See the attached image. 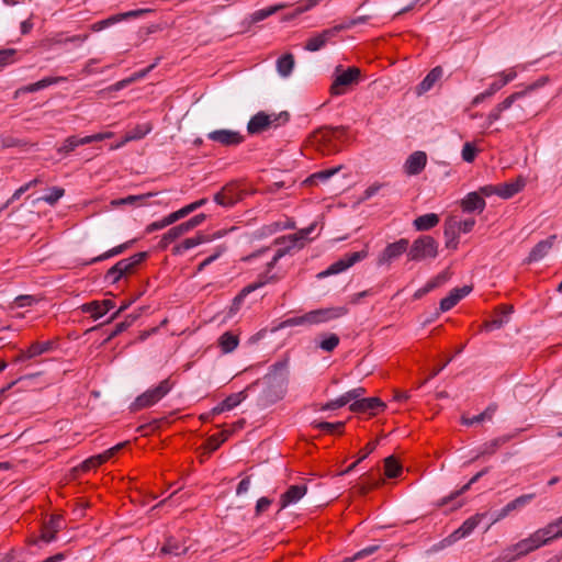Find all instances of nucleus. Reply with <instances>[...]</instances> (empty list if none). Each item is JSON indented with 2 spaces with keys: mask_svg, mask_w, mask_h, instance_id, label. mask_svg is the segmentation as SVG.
Masks as SVG:
<instances>
[{
  "mask_svg": "<svg viewBox=\"0 0 562 562\" xmlns=\"http://www.w3.org/2000/svg\"><path fill=\"white\" fill-rule=\"evenodd\" d=\"M289 361L286 359L273 363L262 379V390L258 397V405L267 407L282 400L289 383Z\"/></svg>",
  "mask_w": 562,
  "mask_h": 562,
  "instance_id": "nucleus-1",
  "label": "nucleus"
},
{
  "mask_svg": "<svg viewBox=\"0 0 562 562\" xmlns=\"http://www.w3.org/2000/svg\"><path fill=\"white\" fill-rule=\"evenodd\" d=\"M348 313V308L345 306H335L327 308H318L311 311L302 316L290 317L280 323L279 328H286L302 325H313L327 323L333 319H337Z\"/></svg>",
  "mask_w": 562,
  "mask_h": 562,
  "instance_id": "nucleus-2",
  "label": "nucleus"
},
{
  "mask_svg": "<svg viewBox=\"0 0 562 562\" xmlns=\"http://www.w3.org/2000/svg\"><path fill=\"white\" fill-rule=\"evenodd\" d=\"M290 120V114L286 111H282L280 113L267 114L263 111H260L252 115L247 123V132L250 135L260 134L267 131L269 127L281 126L285 124Z\"/></svg>",
  "mask_w": 562,
  "mask_h": 562,
  "instance_id": "nucleus-3",
  "label": "nucleus"
},
{
  "mask_svg": "<svg viewBox=\"0 0 562 562\" xmlns=\"http://www.w3.org/2000/svg\"><path fill=\"white\" fill-rule=\"evenodd\" d=\"M172 385L173 384L170 379L162 380L156 387L149 389L138 395L131 404L130 409L132 412H137L147 407H151L171 391Z\"/></svg>",
  "mask_w": 562,
  "mask_h": 562,
  "instance_id": "nucleus-4",
  "label": "nucleus"
},
{
  "mask_svg": "<svg viewBox=\"0 0 562 562\" xmlns=\"http://www.w3.org/2000/svg\"><path fill=\"white\" fill-rule=\"evenodd\" d=\"M438 241L430 235H422L408 247L407 258L412 261L435 259L438 255Z\"/></svg>",
  "mask_w": 562,
  "mask_h": 562,
  "instance_id": "nucleus-5",
  "label": "nucleus"
},
{
  "mask_svg": "<svg viewBox=\"0 0 562 562\" xmlns=\"http://www.w3.org/2000/svg\"><path fill=\"white\" fill-rule=\"evenodd\" d=\"M360 78V69L357 67H349L346 70L338 66L335 70L334 80L330 86L331 95H341L346 93L347 88L357 83Z\"/></svg>",
  "mask_w": 562,
  "mask_h": 562,
  "instance_id": "nucleus-6",
  "label": "nucleus"
},
{
  "mask_svg": "<svg viewBox=\"0 0 562 562\" xmlns=\"http://www.w3.org/2000/svg\"><path fill=\"white\" fill-rule=\"evenodd\" d=\"M369 255L367 247L360 251L346 254L344 257L331 263L326 270L319 272L317 278L323 279L328 276L338 274L344 272L355 263L363 260Z\"/></svg>",
  "mask_w": 562,
  "mask_h": 562,
  "instance_id": "nucleus-7",
  "label": "nucleus"
},
{
  "mask_svg": "<svg viewBox=\"0 0 562 562\" xmlns=\"http://www.w3.org/2000/svg\"><path fill=\"white\" fill-rule=\"evenodd\" d=\"M409 241L406 238H401L394 243L389 244L378 257V266H390L393 261L397 260L403 254H407Z\"/></svg>",
  "mask_w": 562,
  "mask_h": 562,
  "instance_id": "nucleus-8",
  "label": "nucleus"
},
{
  "mask_svg": "<svg viewBox=\"0 0 562 562\" xmlns=\"http://www.w3.org/2000/svg\"><path fill=\"white\" fill-rule=\"evenodd\" d=\"M206 137L224 147H236L245 140V136L240 132L228 128L211 131Z\"/></svg>",
  "mask_w": 562,
  "mask_h": 562,
  "instance_id": "nucleus-9",
  "label": "nucleus"
},
{
  "mask_svg": "<svg viewBox=\"0 0 562 562\" xmlns=\"http://www.w3.org/2000/svg\"><path fill=\"white\" fill-rule=\"evenodd\" d=\"M111 136H112L111 132L98 133V134L88 135L85 137L69 136L64 140L63 145L57 149V151L59 154L67 155L70 151L75 150V148L78 146L88 145V144H91L94 142H101L106 138H110Z\"/></svg>",
  "mask_w": 562,
  "mask_h": 562,
  "instance_id": "nucleus-10",
  "label": "nucleus"
},
{
  "mask_svg": "<svg viewBox=\"0 0 562 562\" xmlns=\"http://www.w3.org/2000/svg\"><path fill=\"white\" fill-rule=\"evenodd\" d=\"M526 94H527V91H517V92H514L510 95H508L505 100H503L498 104H496L490 111V113L486 115V120H485V123L483 126L485 128H488L490 126H492L493 123H495L496 121H498L502 117V113L504 111L508 110L515 103V101L525 97Z\"/></svg>",
  "mask_w": 562,
  "mask_h": 562,
  "instance_id": "nucleus-11",
  "label": "nucleus"
},
{
  "mask_svg": "<svg viewBox=\"0 0 562 562\" xmlns=\"http://www.w3.org/2000/svg\"><path fill=\"white\" fill-rule=\"evenodd\" d=\"M487 514L488 513H477L471 516L470 518L464 520L462 525L447 538V540L451 543L463 538H467L473 532V530L477 527L480 521L487 516Z\"/></svg>",
  "mask_w": 562,
  "mask_h": 562,
  "instance_id": "nucleus-12",
  "label": "nucleus"
},
{
  "mask_svg": "<svg viewBox=\"0 0 562 562\" xmlns=\"http://www.w3.org/2000/svg\"><path fill=\"white\" fill-rule=\"evenodd\" d=\"M536 497V494L535 493H530V494H524V495H520L518 497H516L515 499H513L512 502H509L507 505H505L501 510L494 513L492 515V524H495L502 519H504L505 517H507L514 510H518L522 507H525L526 505H528L533 498Z\"/></svg>",
  "mask_w": 562,
  "mask_h": 562,
  "instance_id": "nucleus-13",
  "label": "nucleus"
},
{
  "mask_svg": "<svg viewBox=\"0 0 562 562\" xmlns=\"http://www.w3.org/2000/svg\"><path fill=\"white\" fill-rule=\"evenodd\" d=\"M213 200L221 206L232 207L240 200V192L238 187L234 182H231L215 193Z\"/></svg>",
  "mask_w": 562,
  "mask_h": 562,
  "instance_id": "nucleus-14",
  "label": "nucleus"
},
{
  "mask_svg": "<svg viewBox=\"0 0 562 562\" xmlns=\"http://www.w3.org/2000/svg\"><path fill=\"white\" fill-rule=\"evenodd\" d=\"M56 348V341L47 340V341H35L33 342L26 350L20 351V353L15 357L14 362H22L43 353H47Z\"/></svg>",
  "mask_w": 562,
  "mask_h": 562,
  "instance_id": "nucleus-15",
  "label": "nucleus"
},
{
  "mask_svg": "<svg viewBox=\"0 0 562 562\" xmlns=\"http://www.w3.org/2000/svg\"><path fill=\"white\" fill-rule=\"evenodd\" d=\"M386 407L385 403L379 397L360 398L349 405V409L355 413H370L375 415Z\"/></svg>",
  "mask_w": 562,
  "mask_h": 562,
  "instance_id": "nucleus-16",
  "label": "nucleus"
},
{
  "mask_svg": "<svg viewBox=\"0 0 562 562\" xmlns=\"http://www.w3.org/2000/svg\"><path fill=\"white\" fill-rule=\"evenodd\" d=\"M561 524L562 516L533 532L541 547L550 543L552 540L562 538V530H557Z\"/></svg>",
  "mask_w": 562,
  "mask_h": 562,
  "instance_id": "nucleus-17",
  "label": "nucleus"
},
{
  "mask_svg": "<svg viewBox=\"0 0 562 562\" xmlns=\"http://www.w3.org/2000/svg\"><path fill=\"white\" fill-rule=\"evenodd\" d=\"M147 256L148 254L146 251H142L134 254L130 258L121 259L114 265L113 272H120L122 277L131 274L134 272L136 267L147 258Z\"/></svg>",
  "mask_w": 562,
  "mask_h": 562,
  "instance_id": "nucleus-18",
  "label": "nucleus"
},
{
  "mask_svg": "<svg viewBox=\"0 0 562 562\" xmlns=\"http://www.w3.org/2000/svg\"><path fill=\"white\" fill-rule=\"evenodd\" d=\"M427 155L425 151L417 150L408 156L404 164V170L408 176L419 175L426 167Z\"/></svg>",
  "mask_w": 562,
  "mask_h": 562,
  "instance_id": "nucleus-19",
  "label": "nucleus"
},
{
  "mask_svg": "<svg viewBox=\"0 0 562 562\" xmlns=\"http://www.w3.org/2000/svg\"><path fill=\"white\" fill-rule=\"evenodd\" d=\"M307 493L305 484L291 485L280 496V508L282 510L292 504H296Z\"/></svg>",
  "mask_w": 562,
  "mask_h": 562,
  "instance_id": "nucleus-20",
  "label": "nucleus"
},
{
  "mask_svg": "<svg viewBox=\"0 0 562 562\" xmlns=\"http://www.w3.org/2000/svg\"><path fill=\"white\" fill-rule=\"evenodd\" d=\"M472 291L471 285H463L461 288H454L450 291L449 295L443 297L439 303L440 312H447L456 306L460 300L467 296Z\"/></svg>",
  "mask_w": 562,
  "mask_h": 562,
  "instance_id": "nucleus-21",
  "label": "nucleus"
},
{
  "mask_svg": "<svg viewBox=\"0 0 562 562\" xmlns=\"http://www.w3.org/2000/svg\"><path fill=\"white\" fill-rule=\"evenodd\" d=\"M557 239V235H551L548 238L540 240L529 252V256L527 257L526 261L528 263L530 262H537L541 259H543L548 252L552 249L554 243Z\"/></svg>",
  "mask_w": 562,
  "mask_h": 562,
  "instance_id": "nucleus-22",
  "label": "nucleus"
},
{
  "mask_svg": "<svg viewBox=\"0 0 562 562\" xmlns=\"http://www.w3.org/2000/svg\"><path fill=\"white\" fill-rule=\"evenodd\" d=\"M63 527V518L59 515L50 516L49 520L43 525L41 539L47 543L56 539V533Z\"/></svg>",
  "mask_w": 562,
  "mask_h": 562,
  "instance_id": "nucleus-23",
  "label": "nucleus"
},
{
  "mask_svg": "<svg viewBox=\"0 0 562 562\" xmlns=\"http://www.w3.org/2000/svg\"><path fill=\"white\" fill-rule=\"evenodd\" d=\"M443 69L441 66L432 68L422 82L416 87V93L422 95L434 88V86L442 78Z\"/></svg>",
  "mask_w": 562,
  "mask_h": 562,
  "instance_id": "nucleus-24",
  "label": "nucleus"
},
{
  "mask_svg": "<svg viewBox=\"0 0 562 562\" xmlns=\"http://www.w3.org/2000/svg\"><path fill=\"white\" fill-rule=\"evenodd\" d=\"M485 200L477 192H470L461 200L462 211L465 213L479 212L482 213L485 209Z\"/></svg>",
  "mask_w": 562,
  "mask_h": 562,
  "instance_id": "nucleus-25",
  "label": "nucleus"
},
{
  "mask_svg": "<svg viewBox=\"0 0 562 562\" xmlns=\"http://www.w3.org/2000/svg\"><path fill=\"white\" fill-rule=\"evenodd\" d=\"M335 37L330 29H326L323 32L308 38L304 45V48L308 52H317L325 47V45Z\"/></svg>",
  "mask_w": 562,
  "mask_h": 562,
  "instance_id": "nucleus-26",
  "label": "nucleus"
},
{
  "mask_svg": "<svg viewBox=\"0 0 562 562\" xmlns=\"http://www.w3.org/2000/svg\"><path fill=\"white\" fill-rule=\"evenodd\" d=\"M516 435H517V432H515L513 435H504V436L494 438L491 441L483 443L480 448L479 453L476 454V457L473 460L479 459L483 456H491V454L495 453L499 447H502L503 445L510 441Z\"/></svg>",
  "mask_w": 562,
  "mask_h": 562,
  "instance_id": "nucleus-27",
  "label": "nucleus"
},
{
  "mask_svg": "<svg viewBox=\"0 0 562 562\" xmlns=\"http://www.w3.org/2000/svg\"><path fill=\"white\" fill-rule=\"evenodd\" d=\"M188 550L189 547L184 541L176 537H168L160 549V554H172L175 557H180L186 554Z\"/></svg>",
  "mask_w": 562,
  "mask_h": 562,
  "instance_id": "nucleus-28",
  "label": "nucleus"
},
{
  "mask_svg": "<svg viewBox=\"0 0 562 562\" xmlns=\"http://www.w3.org/2000/svg\"><path fill=\"white\" fill-rule=\"evenodd\" d=\"M123 445H116L115 447H112L111 449L106 450L105 452L93 456L87 460H85L81 464V468L83 471H89L91 469H94L105 461H108L110 458H112L116 451H119L122 448Z\"/></svg>",
  "mask_w": 562,
  "mask_h": 562,
  "instance_id": "nucleus-29",
  "label": "nucleus"
},
{
  "mask_svg": "<svg viewBox=\"0 0 562 562\" xmlns=\"http://www.w3.org/2000/svg\"><path fill=\"white\" fill-rule=\"evenodd\" d=\"M66 80H67L66 77H45L34 83H30L27 86L22 87L21 89H19L16 91V94H19L20 92H24V93L36 92V91L45 89L52 85L64 82Z\"/></svg>",
  "mask_w": 562,
  "mask_h": 562,
  "instance_id": "nucleus-30",
  "label": "nucleus"
},
{
  "mask_svg": "<svg viewBox=\"0 0 562 562\" xmlns=\"http://www.w3.org/2000/svg\"><path fill=\"white\" fill-rule=\"evenodd\" d=\"M459 232L458 227L456 226V218L449 217L445 222V229L443 235L446 238V247L448 249H457L459 244Z\"/></svg>",
  "mask_w": 562,
  "mask_h": 562,
  "instance_id": "nucleus-31",
  "label": "nucleus"
},
{
  "mask_svg": "<svg viewBox=\"0 0 562 562\" xmlns=\"http://www.w3.org/2000/svg\"><path fill=\"white\" fill-rule=\"evenodd\" d=\"M498 406L496 403H491L481 414L475 415L473 417H467L465 415L462 416L461 423L465 426H473L475 424L485 422V420H492L495 413L497 412Z\"/></svg>",
  "mask_w": 562,
  "mask_h": 562,
  "instance_id": "nucleus-32",
  "label": "nucleus"
},
{
  "mask_svg": "<svg viewBox=\"0 0 562 562\" xmlns=\"http://www.w3.org/2000/svg\"><path fill=\"white\" fill-rule=\"evenodd\" d=\"M539 548H541V546L533 533L512 546V550H516L519 558L525 557Z\"/></svg>",
  "mask_w": 562,
  "mask_h": 562,
  "instance_id": "nucleus-33",
  "label": "nucleus"
},
{
  "mask_svg": "<svg viewBox=\"0 0 562 562\" xmlns=\"http://www.w3.org/2000/svg\"><path fill=\"white\" fill-rule=\"evenodd\" d=\"M212 238L209 235L199 233L196 236L184 239L181 244L177 245L172 249L173 255H181L184 251L200 245L210 241Z\"/></svg>",
  "mask_w": 562,
  "mask_h": 562,
  "instance_id": "nucleus-34",
  "label": "nucleus"
},
{
  "mask_svg": "<svg viewBox=\"0 0 562 562\" xmlns=\"http://www.w3.org/2000/svg\"><path fill=\"white\" fill-rule=\"evenodd\" d=\"M525 187V180L522 178H518L512 182H505L498 184V196L503 199H510L518 192H520Z\"/></svg>",
  "mask_w": 562,
  "mask_h": 562,
  "instance_id": "nucleus-35",
  "label": "nucleus"
},
{
  "mask_svg": "<svg viewBox=\"0 0 562 562\" xmlns=\"http://www.w3.org/2000/svg\"><path fill=\"white\" fill-rule=\"evenodd\" d=\"M440 218L435 213H427L416 217L413 222V226L418 232H425L434 228L438 225Z\"/></svg>",
  "mask_w": 562,
  "mask_h": 562,
  "instance_id": "nucleus-36",
  "label": "nucleus"
},
{
  "mask_svg": "<svg viewBox=\"0 0 562 562\" xmlns=\"http://www.w3.org/2000/svg\"><path fill=\"white\" fill-rule=\"evenodd\" d=\"M513 311L514 308L512 305H501L497 310L501 315L486 322L485 327L491 330L503 327L508 322V316L513 313Z\"/></svg>",
  "mask_w": 562,
  "mask_h": 562,
  "instance_id": "nucleus-37",
  "label": "nucleus"
},
{
  "mask_svg": "<svg viewBox=\"0 0 562 562\" xmlns=\"http://www.w3.org/2000/svg\"><path fill=\"white\" fill-rule=\"evenodd\" d=\"M147 10H143V9H139V10H132V11H127V12H124V13H120V14H115V15H112L105 20H102L100 22L97 23L98 25V30H102L106 26H110L116 22H120L122 20H125V19H128V18H136V16H139L144 13H146Z\"/></svg>",
  "mask_w": 562,
  "mask_h": 562,
  "instance_id": "nucleus-38",
  "label": "nucleus"
},
{
  "mask_svg": "<svg viewBox=\"0 0 562 562\" xmlns=\"http://www.w3.org/2000/svg\"><path fill=\"white\" fill-rule=\"evenodd\" d=\"M490 471V468H485L483 469L482 471L477 472L474 476H472V479L465 484L463 485L459 491H456L453 493H451L449 496L447 497H443L440 503H439V506H443V505H447L449 504L451 501H453L454 498H457L458 496H460L462 493L467 492L472 484L476 483L483 475H485L487 472Z\"/></svg>",
  "mask_w": 562,
  "mask_h": 562,
  "instance_id": "nucleus-39",
  "label": "nucleus"
},
{
  "mask_svg": "<svg viewBox=\"0 0 562 562\" xmlns=\"http://www.w3.org/2000/svg\"><path fill=\"white\" fill-rule=\"evenodd\" d=\"M258 381L251 383L250 385H248L245 390L238 392V393H233L231 395H228L225 400H223L224 402V405L226 407L227 411H231L233 408H235L237 405H239L243 401H245L248 396L247 392L249 390H251L254 386L258 385Z\"/></svg>",
  "mask_w": 562,
  "mask_h": 562,
  "instance_id": "nucleus-40",
  "label": "nucleus"
},
{
  "mask_svg": "<svg viewBox=\"0 0 562 562\" xmlns=\"http://www.w3.org/2000/svg\"><path fill=\"white\" fill-rule=\"evenodd\" d=\"M288 4H284V3H281V4H276V5H271L269 8H266V9H261V10H257L255 11L251 15H250V20L248 22V27L254 24V23H257V22H260V21H263L265 19H267L268 16L274 14L276 12L286 8Z\"/></svg>",
  "mask_w": 562,
  "mask_h": 562,
  "instance_id": "nucleus-41",
  "label": "nucleus"
},
{
  "mask_svg": "<svg viewBox=\"0 0 562 562\" xmlns=\"http://www.w3.org/2000/svg\"><path fill=\"white\" fill-rule=\"evenodd\" d=\"M133 244H134V240H130V241L123 243V244H121L119 246H115V247L109 249L108 251L103 252L102 255L92 258L87 263L91 265V263H95V262L103 261V260H106L109 258L119 256V255L123 254L126 249H128Z\"/></svg>",
  "mask_w": 562,
  "mask_h": 562,
  "instance_id": "nucleus-42",
  "label": "nucleus"
},
{
  "mask_svg": "<svg viewBox=\"0 0 562 562\" xmlns=\"http://www.w3.org/2000/svg\"><path fill=\"white\" fill-rule=\"evenodd\" d=\"M155 193H146V194H138V195H128L125 198L114 199L111 201V205L114 207H119L122 205H140V202L145 201L146 199L154 196Z\"/></svg>",
  "mask_w": 562,
  "mask_h": 562,
  "instance_id": "nucleus-43",
  "label": "nucleus"
},
{
  "mask_svg": "<svg viewBox=\"0 0 562 562\" xmlns=\"http://www.w3.org/2000/svg\"><path fill=\"white\" fill-rule=\"evenodd\" d=\"M238 342V336L234 335L232 331H226L218 338V346L224 353L234 351L237 348Z\"/></svg>",
  "mask_w": 562,
  "mask_h": 562,
  "instance_id": "nucleus-44",
  "label": "nucleus"
},
{
  "mask_svg": "<svg viewBox=\"0 0 562 562\" xmlns=\"http://www.w3.org/2000/svg\"><path fill=\"white\" fill-rule=\"evenodd\" d=\"M232 435L231 430H223L218 434H215L207 438V440L204 443V448L209 450V452H213L217 450L222 443H224L229 436Z\"/></svg>",
  "mask_w": 562,
  "mask_h": 562,
  "instance_id": "nucleus-45",
  "label": "nucleus"
},
{
  "mask_svg": "<svg viewBox=\"0 0 562 562\" xmlns=\"http://www.w3.org/2000/svg\"><path fill=\"white\" fill-rule=\"evenodd\" d=\"M271 279H273V277H267V273L265 274H261L259 277V281L255 282V283H251V284H248L247 286H245L240 293L235 297L234 302L235 303H240L245 296H247L249 293L254 292L255 290L263 286L265 284H267Z\"/></svg>",
  "mask_w": 562,
  "mask_h": 562,
  "instance_id": "nucleus-46",
  "label": "nucleus"
},
{
  "mask_svg": "<svg viewBox=\"0 0 562 562\" xmlns=\"http://www.w3.org/2000/svg\"><path fill=\"white\" fill-rule=\"evenodd\" d=\"M274 244L282 246L281 248L288 255L291 254V251L293 249H295V248L296 249H301V248L304 247V244L303 243H299L297 238H295V236H293L292 234L288 235V236H282V237H279V238L274 239Z\"/></svg>",
  "mask_w": 562,
  "mask_h": 562,
  "instance_id": "nucleus-47",
  "label": "nucleus"
},
{
  "mask_svg": "<svg viewBox=\"0 0 562 562\" xmlns=\"http://www.w3.org/2000/svg\"><path fill=\"white\" fill-rule=\"evenodd\" d=\"M402 473V465L394 456L384 459V474L389 479H395Z\"/></svg>",
  "mask_w": 562,
  "mask_h": 562,
  "instance_id": "nucleus-48",
  "label": "nucleus"
},
{
  "mask_svg": "<svg viewBox=\"0 0 562 562\" xmlns=\"http://www.w3.org/2000/svg\"><path fill=\"white\" fill-rule=\"evenodd\" d=\"M294 68V56L292 54H284L277 60L278 72L282 77H288Z\"/></svg>",
  "mask_w": 562,
  "mask_h": 562,
  "instance_id": "nucleus-49",
  "label": "nucleus"
},
{
  "mask_svg": "<svg viewBox=\"0 0 562 562\" xmlns=\"http://www.w3.org/2000/svg\"><path fill=\"white\" fill-rule=\"evenodd\" d=\"M340 169H341V166H337L334 168L317 171V172L311 175L306 179V182H308L310 184H317L318 182H325L329 178H331L334 175H336Z\"/></svg>",
  "mask_w": 562,
  "mask_h": 562,
  "instance_id": "nucleus-50",
  "label": "nucleus"
},
{
  "mask_svg": "<svg viewBox=\"0 0 562 562\" xmlns=\"http://www.w3.org/2000/svg\"><path fill=\"white\" fill-rule=\"evenodd\" d=\"M79 308L81 310L82 313L90 314L91 318H93L94 321L105 315V312H103V308L99 304L98 300L85 303Z\"/></svg>",
  "mask_w": 562,
  "mask_h": 562,
  "instance_id": "nucleus-51",
  "label": "nucleus"
},
{
  "mask_svg": "<svg viewBox=\"0 0 562 562\" xmlns=\"http://www.w3.org/2000/svg\"><path fill=\"white\" fill-rule=\"evenodd\" d=\"M314 427L317 428L318 430L327 432V434H334L336 431H338V434H342L345 423L344 422H337V423L318 422V423L314 424Z\"/></svg>",
  "mask_w": 562,
  "mask_h": 562,
  "instance_id": "nucleus-52",
  "label": "nucleus"
},
{
  "mask_svg": "<svg viewBox=\"0 0 562 562\" xmlns=\"http://www.w3.org/2000/svg\"><path fill=\"white\" fill-rule=\"evenodd\" d=\"M319 132L323 134L326 138H341L346 132L347 128L345 126H323Z\"/></svg>",
  "mask_w": 562,
  "mask_h": 562,
  "instance_id": "nucleus-53",
  "label": "nucleus"
},
{
  "mask_svg": "<svg viewBox=\"0 0 562 562\" xmlns=\"http://www.w3.org/2000/svg\"><path fill=\"white\" fill-rule=\"evenodd\" d=\"M65 190L60 187H53L48 190V193L41 198L42 201L49 205H55L57 201L63 198Z\"/></svg>",
  "mask_w": 562,
  "mask_h": 562,
  "instance_id": "nucleus-54",
  "label": "nucleus"
},
{
  "mask_svg": "<svg viewBox=\"0 0 562 562\" xmlns=\"http://www.w3.org/2000/svg\"><path fill=\"white\" fill-rule=\"evenodd\" d=\"M339 345V337L336 334H329L325 336L318 347L324 351L330 352Z\"/></svg>",
  "mask_w": 562,
  "mask_h": 562,
  "instance_id": "nucleus-55",
  "label": "nucleus"
},
{
  "mask_svg": "<svg viewBox=\"0 0 562 562\" xmlns=\"http://www.w3.org/2000/svg\"><path fill=\"white\" fill-rule=\"evenodd\" d=\"M452 273L449 269H445L439 274H437L435 278L428 281V288H431V290H435L441 285H443L448 280H450Z\"/></svg>",
  "mask_w": 562,
  "mask_h": 562,
  "instance_id": "nucleus-56",
  "label": "nucleus"
},
{
  "mask_svg": "<svg viewBox=\"0 0 562 562\" xmlns=\"http://www.w3.org/2000/svg\"><path fill=\"white\" fill-rule=\"evenodd\" d=\"M226 250L225 246H217L214 254L205 258L199 266H198V272L203 271L207 266H210L212 262H214L216 259H218Z\"/></svg>",
  "mask_w": 562,
  "mask_h": 562,
  "instance_id": "nucleus-57",
  "label": "nucleus"
},
{
  "mask_svg": "<svg viewBox=\"0 0 562 562\" xmlns=\"http://www.w3.org/2000/svg\"><path fill=\"white\" fill-rule=\"evenodd\" d=\"M379 548H380V546H378V544L369 546V547L358 551L352 557L345 558L341 562H355L357 560L363 559V558L374 553Z\"/></svg>",
  "mask_w": 562,
  "mask_h": 562,
  "instance_id": "nucleus-58",
  "label": "nucleus"
},
{
  "mask_svg": "<svg viewBox=\"0 0 562 562\" xmlns=\"http://www.w3.org/2000/svg\"><path fill=\"white\" fill-rule=\"evenodd\" d=\"M16 49L3 48L0 49V68L5 67L15 61Z\"/></svg>",
  "mask_w": 562,
  "mask_h": 562,
  "instance_id": "nucleus-59",
  "label": "nucleus"
},
{
  "mask_svg": "<svg viewBox=\"0 0 562 562\" xmlns=\"http://www.w3.org/2000/svg\"><path fill=\"white\" fill-rule=\"evenodd\" d=\"M151 131L148 124L136 126L126 135V140L140 139Z\"/></svg>",
  "mask_w": 562,
  "mask_h": 562,
  "instance_id": "nucleus-60",
  "label": "nucleus"
},
{
  "mask_svg": "<svg viewBox=\"0 0 562 562\" xmlns=\"http://www.w3.org/2000/svg\"><path fill=\"white\" fill-rule=\"evenodd\" d=\"M322 0H304V3L303 4H300L292 14L285 16V20H290V19H293L308 10H311L312 8H314L315 5H317Z\"/></svg>",
  "mask_w": 562,
  "mask_h": 562,
  "instance_id": "nucleus-61",
  "label": "nucleus"
},
{
  "mask_svg": "<svg viewBox=\"0 0 562 562\" xmlns=\"http://www.w3.org/2000/svg\"><path fill=\"white\" fill-rule=\"evenodd\" d=\"M322 0H304V3L303 4H300L292 14L285 16V20H290V19H293L308 10H311L312 8H314L315 5H317Z\"/></svg>",
  "mask_w": 562,
  "mask_h": 562,
  "instance_id": "nucleus-62",
  "label": "nucleus"
},
{
  "mask_svg": "<svg viewBox=\"0 0 562 562\" xmlns=\"http://www.w3.org/2000/svg\"><path fill=\"white\" fill-rule=\"evenodd\" d=\"M476 154L477 148L472 143L467 142L463 145L461 156L465 162H472L475 159Z\"/></svg>",
  "mask_w": 562,
  "mask_h": 562,
  "instance_id": "nucleus-63",
  "label": "nucleus"
},
{
  "mask_svg": "<svg viewBox=\"0 0 562 562\" xmlns=\"http://www.w3.org/2000/svg\"><path fill=\"white\" fill-rule=\"evenodd\" d=\"M180 236L177 231L171 227L167 233H165L159 241V247L161 249H166L172 241L178 239Z\"/></svg>",
  "mask_w": 562,
  "mask_h": 562,
  "instance_id": "nucleus-64",
  "label": "nucleus"
}]
</instances>
